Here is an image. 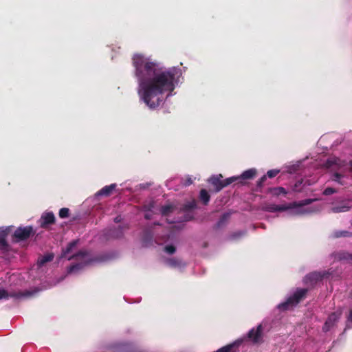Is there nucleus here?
Wrapping results in <instances>:
<instances>
[{
    "label": "nucleus",
    "instance_id": "2f4dec72",
    "mask_svg": "<svg viewBox=\"0 0 352 352\" xmlns=\"http://www.w3.org/2000/svg\"><path fill=\"white\" fill-rule=\"evenodd\" d=\"M164 251L169 254H173L175 252L176 248L173 245H168L165 246Z\"/></svg>",
    "mask_w": 352,
    "mask_h": 352
},
{
    "label": "nucleus",
    "instance_id": "6ab92c4d",
    "mask_svg": "<svg viewBox=\"0 0 352 352\" xmlns=\"http://www.w3.org/2000/svg\"><path fill=\"white\" fill-rule=\"evenodd\" d=\"M166 263L171 267H181L184 265L182 261L177 258H168L166 261Z\"/></svg>",
    "mask_w": 352,
    "mask_h": 352
},
{
    "label": "nucleus",
    "instance_id": "412c9836",
    "mask_svg": "<svg viewBox=\"0 0 352 352\" xmlns=\"http://www.w3.org/2000/svg\"><path fill=\"white\" fill-rule=\"evenodd\" d=\"M210 196L206 189L200 190V199L204 205H207L210 201Z\"/></svg>",
    "mask_w": 352,
    "mask_h": 352
},
{
    "label": "nucleus",
    "instance_id": "dca6fc26",
    "mask_svg": "<svg viewBox=\"0 0 352 352\" xmlns=\"http://www.w3.org/2000/svg\"><path fill=\"white\" fill-rule=\"evenodd\" d=\"M91 261H84L82 262L72 265L68 269V273H72L83 269V267L89 264Z\"/></svg>",
    "mask_w": 352,
    "mask_h": 352
},
{
    "label": "nucleus",
    "instance_id": "f3484780",
    "mask_svg": "<svg viewBox=\"0 0 352 352\" xmlns=\"http://www.w3.org/2000/svg\"><path fill=\"white\" fill-rule=\"evenodd\" d=\"M108 235L110 237L115 238V239L122 237L123 235L122 227L119 226L118 228H114L113 229H110L109 231Z\"/></svg>",
    "mask_w": 352,
    "mask_h": 352
},
{
    "label": "nucleus",
    "instance_id": "72a5a7b5",
    "mask_svg": "<svg viewBox=\"0 0 352 352\" xmlns=\"http://www.w3.org/2000/svg\"><path fill=\"white\" fill-rule=\"evenodd\" d=\"M267 179V176L266 175H263V177H261L259 180L257 182V184H256V190L258 191V188H261L263 186V184L264 182L266 181Z\"/></svg>",
    "mask_w": 352,
    "mask_h": 352
},
{
    "label": "nucleus",
    "instance_id": "423d86ee",
    "mask_svg": "<svg viewBox=\"0 0 352 352\" xmlns=\"http://www.w3.org/2000/svg\"><path fill=\"white\" fill-rule=\"evenodd\" d=\"M263 327L259 324L256 329L253 328L248 332V338L254 343L259 342L262 339Z\"/></svg>",
    "mask_w": 352,
    "mask_h": 352
},
{
    "label": "nucleus",
    "instance_id": "473e14b6",
    "mask_svg": "<svg viewBox=\"0 0 352 352\" xmlns=\"http://www.w3.org/2000/svg\"><path fill=\"white\" fill-rule=\"evenodd\" d=\"M279 172H280V170L278 169L270 170L267 172L266 176H267L270 178H273V177H276L279 173Z\"/></svg>",
    "mask_w": 352,
    "mask_h": 352
},
{
    "label": "nucleus",
    "instance_id": "4468645a",
    "mask_svg": "<svg viewBox=\"0 0 352 352\" xmlns=\"http://www.w3.org/2000/svg\"><path fill=\"white\" fill-rule=\"evenodd\" d=\"M116 184H112L109 186H105L102 189H100L98 192H97L96 195L97 196H104V197H109L111 195L112 192L115 190L116 188Z\"/></svg>",
    "mask_w": 352,
    "mask_h": 352
},
{
    "label": "nucleus",
    "instance_id": "b1692460",
    "mask_svg": "<svg viewBox=\"0 0 352 352\" xmlns=\"http://www.w3.org/2000/svg\"><path fill=\"white\" fill-rule=\"evenodd\" d=\"M88 255V252L86 251H80L78 253L72 255L69 258V260H83Z\"/></svg>",
    "mask_w": 352,
    "mask_h": 352
},
{
    "label": "nucleus",
    "instance_id": "9b49d317",
    "mask_svg": "<svg viewBox=\"0 0 352 352\" xmlns=\"http://www.w3.org/2000/svg\"><path fill=\"white\" fill-rule=\"evenodd\" d=\"M256 175V170L255 168H250L248 170H245L241 175L239 176H234L237 178L236 182L242 183L241 182V179H252Z\"/></svg>",
    "mask_w": 352,
    "mask_h": 352
},
{
    "label": "nucleus",
    "instance_id": "20e7f679",
    "mask_svg": "<svg viewBox=\"0 0 352 352\" xmlns=\"http://www.w3.org/2000/svg\"><path fill=\"white\" fill-rule=\"evenodd\" d=\"M34 233L35 232L32 226H20L16 229L12 236L14 239V241L20 242L27 240L32 235H34Z\"/></svg>",
    "mask_w": 352,
    "mask_h": 352
},
{
    "label": "nucleus",
    "instance_id": "37998d69",
    "mask_svg": "<svg viewBox=\"0 0 352 352\" xmlns=\"http://www.w3.org/2000/svg\"><path fill=\"white\" fill-rule=\"evenodd\" d=\"M241 235H242V234H241V233H235V234H234V236H236H236H241Z\"/></svg>",
    "mask_w": 352,
    "mask_h": 352
},
{
    "label": "nucleus",
    "instance_id": "a19ab883",
    "mask_svg": "<svg viewBox=\"0 0 352 352\" xmlns=\"http://www.w3.org/2000/svg\"><path fill=\"white\" fill-rule=\"evenodd\" d=\"M349 320L352 322V309L350 311Z\"/></svg>",
    "mask_w": 352,
    "mask_h": 352
},
{
    "label": "nucleus",
    "instance_id": "5701e85b",
    "mask_svg": "<svg viewBox=\"0 0 352 352\" xmlns=\"http://www.w3.org/2000/svg\"><path fill=\"white\" fill-rule=\"evenodd\" d=\"M351 236H352V233L349 231H346V230L335 231L333 233V238L351 237Z\"/></svg>",
    "mask_w": 352,
    "mask_h": 352
},
{
    "label": "nucleus",
    "instance_id": "f704fd0d",
    "mask_svg": "<svg viewBox=\"0 0 352 352\" xmlns=\"http://www.w3.org/2000/svg\"><path fill=\"white\" fill-rule=\"evenodd\" d=\"M336 192H337V190L335 188H331V187H328V188H326L324 189V190L323 191V195L328 196V195H331L333 193H336Z\"/></svg>",
    "mask_w": 352,
    "mask_h": 352
},
{
    "label": "nucleus",
    "instance_id": "c03bdc74",
    "mask_svg": "<svg viewBox=\"0 0 352 352\" xmlns=\"http://www.w3.org/2000/svg\"><path fill=\"white\" fill-rule=\"evenodd\" d=\"M115 221H116V222H119V221H120V219H119V217H116V218H115Z\"/></svg>",
    "mask_w": 352,
    "mask_h": 352
},
{
    "label": "nucleus",
    "instance_id": "58836bf2",
    "mask_svg": "<svg viewBox=\"0 0 352 352\" xmlns=\"http://www.w3.org/2000/svg\"><path fill=\"white\" fill-rule=\"evenodd\" d=\"M147 238L149 241H151L152 240V236L151 235H148V236H145V239H144V243H146V240H147Z\"/></svg>",
    "mask_w": 352,
    "mask_h": 352
},
{
    "label": "nucleus",
    "instance_id": "7ed1b4c3",
    "mask_svg": "<svg viewBox=\"0 0 352 352\" xmlns=\"http://www.w3.org/2000/svg\"><path fill=\"white\" fill-rule=\"evenodd\" d=\"M222 175L220 174L219 175L212 176L209 179V182L215 188V191L219 192L223 188L228 186L234 182H236V179L234 177H231L226 179L225 180H222Z\"/></svg>",
    "mask_w": 352,
    "mask_h": 352
},
{
    "label": "nucleus",
    "instance_id": "393cba45",
    "mask_svg": "<svg viewBox=\"0 0 352 352\" xmlns=\"http://www.w3.org/2000/svg\"><path fill=\"white\" fill-rule=\"evenodd\" d=\"M173 210L174 207L172 205L168 204L162 206L160 211L162 215L167 216L171 213Z\"/></svg>",
    "mask_w": 352,
    "mask_h": 352
},
{
    "label": "nucleus",
    "instance_id": "2eb2a0df",
    "mask_svg": "<svg viewBox=\"0 0 352 352\" xmlns=\"http://www.w3.org/2000/svg\"><path fill=\"white\" fill-rule=\"evenodd\" d=\"M230 217V212H225L223 213L221 217L219 218V221L217 222V223L214 225L215 229H219L227 224Z\"/></svg>",
    "mask_w": 352,
    "mask_h": 352
},
{
    "label": "nucleus",
    "instance_id": "c9c22d12",
    "mask_svg": "<svg viewBox=\"0 0 352 352\" xmlns=\"http://www.w3.org/2000/svg\"><path fill=\"white\" fill-rule=\"evenodd\" d=\"M342 177V175L338 173H336L333 174V177H332V180L340 184H342V183L340 181V179Z\"/></svg>",
    "mask_w": 352,
    "mask_h": 352
},
{
    "label": "nucleus",
    "instance_id": "1a4fd4ad",
    "mask_svg": "<svg viewBox=\"0 0 352 352\" xmlns=\"http://www.w3.org/2000/svg\"><path fill=\"white\" fill-rule=\"evenodd\" d=\"M324 277V274L318 272H313L305 277V282L311 285L316 283L318 281L321 280Z\"/></svg>",
    "mask_w": 352,
    "mask_h": 352
},
{
    "label": "nucleus",
    "instance_id": "aec40b11",
    "mask_svg": "<svg viewBox=\"0 0 352 352\" xmlns=\"http://www.w3.org/2000/svg\"><path fill=\"white\" fill-rule=\"evenodd\" d=\"M268 191L274 196H279L281 194L285 195L287 193V190L283 187L270 188H269Z\"/></svg>",
    "mask_w": 352,
    "mask_h": 352
},
{
    "label": "nucleus",
    "instance_id": "a878e982",
    "mask_svg": "<svg viewBox=\"0 0 352 352\" xmlns=\"http://www.w3.org/2000/svg\"><path fill=\"white\" fill-rule=\"evenodd\" d=\"M314 201V200L312 199H306L300 201L298 202H296L295 201V202H294V205L295 208H296V207H302V206H305L311 204V203H313Z\"/></svg>",
    "mask_w": 352,
    "mask_h": 352
},
{
    "label": "nucleus",
    "instance_id": "4be33fe9",
    "mask_svg": "<svg viewBox=\"0 0 352 352\" xmlns=\"http://www.w3.org/2000/svg\"><path fill=\"white\" fill-rule=\"evenodd\" d=\"M336 258L338 260H346V261H352V254L346 252H340L336 254Z\"/></svg>",
    "mask_w": 352,
    "mask_h": 352
},
{
    "label": "nucleus",
    "instance_id": "e433bc0d",
    "mask_svg": "<svg viewBox=\"0 0 352 352\" xmlns=\"http://www.w3.org/2000/svg\"><path fill=\"white\" fill-rule=\"evenodd\" d=\"M192 179L191 178V177L190 176H188L184 180H183L182 182V184L185 186H190V184H192Z\"/></svg>",
    "mask_w": 352,
    "mask_h": 352
},
{
    "label": "nucleus",
    "instance_id": "39448f33",
    "mask_svg": "<svg viewBox=\"0 0 352 352\" xmlns=\"http://www.w3.org/2000/svg\"><path fill=\"white\" fill-rule=\"evenodd\" d=\"M56 218L52 212H44L39 220L40 226L42 228H47L49 225L55 223Z\"/></svg>",
    "mask_w": 352,
    "mask_h": 352
},
{
    "label": "nucleus",
    "instance_id": "7c9ffc66",
    "mask_svg": "<svg viewBox=\"0 0 352 352\" xmlns=\"http://www.w3.org/2000/svg\"><path fill=\"white\" fill-rule=\"evenodd\" d=\"M264 210L265 211L270 212H277V205L276 204H269L264 208Z\"/></svg>",
    "mask_w": 352,
    "mask_h": 352
},
{
    "label": "nucleus",
    "instance_id": "0eeeda50",
    "mask_svg": "<svg viewBox=\"0 0 352 352\" xmlns=\"http://www.w3.org/2000/svg\"><path fill=\"white\" fill-rule=\"evenodd\" d=\"M340 315L341 313H331L329 316L326 322H324V324L322 327V330L325 332L328 331L331 329V327H332L337 322V321L340 317Z\"/></svg>",
    "mask_w": 352,
    "mask_h": 352
},
{
    "label": "nucleus",
    "instance_id": "9d476101",
    "mask_svg": "<svg viewBox=\"0 0 352 352\" xmlns=\"http://www.w3.org/2000/svg\"><path fill=\"white\" fill-rule=\"evenodd\" d=\"M8 232L6 230H0V250L3 252H8L10 250V245L6 241Z\"/></svg>",
    "mask_w": 352,
    "mask_h": 352
},
{
    "label": "nucleus",
    "instance_id": "a211bd4d",
    "mask_svg": "<svg viewBox=\"0 0 352 352\" xmlns=\"http://www.w3.org/2000/svg\"><path fill=\"white\" fill-rule=\"evenodd\" d=\"M54 254H47L43 256H41L38 259V265L39 266L44 265L46 263L50 262L54 259Z\"/></svg>",
    "mask_w": 352,
    "mask_h": 352
},
{
    "label": "nucleus",
    "instance_id": "f257e3e1",
    "mask_svg": "<svg viewBox=\"0 0 352 352\" xmlns=\"http://www.w3.org/2000/svg\"><path fill=\"white\" fill-rule=\"evenodd\" d=\"M132 64L140 98L150 109L158 107L174 91L181 75L180 69L173 67L163 70L157 62L142 54L133 56Z\"/></svg>",
    "mask_w": 352,
    "mask_h": 352
},
{
    "label": "nucleus",
    "instance_id": "c756f323",
    "mask_svg": "<svg viewBox=\"0 0 352 352\" xmlns=\"http://www.w3.org/2000/svg\"><path fill=\"white\" fill-rule=\"evenodd\" d=\"M69 210L67 208H62L58 212V215L60 218L64 219L69 217Z\"/></svg>",
    "mask_w": 352,
    "mask_h": 352
},
{
    "label": "nucleus",
    "instance_id": "ea45409f",
    "mask_svg": "<svg viewBox=\"0 0 352 352\" xmlns=\"http://www.w3.org/2000/svg\"><path fill=\"white\" fill-rule=\"evenodd\" d=\"M145 219H151V214L148 213L145 214L144 215Z\"/></svg>",
    "mask_w": 352,
    "mask_h": 352
},
{
    "label": "nucleus",
    "instance_id": "f03ea898",
    "mask_svg": "<svg viewBox=\"0 0 352 352\" xmlns=\"http://www.w3.org/2000/svg\"><path fill=\"white\" fill-rule=\"evenodd\" d=\"M308 293V289L297 288L294 293L287 299L278 305L280 310L285 311L297 305L300 302L304 300Z\"/></svg>",
    "mask_w": 352,
    "mask_h": 352
},
{
    "label": "nucleus",
    "instance_id": "bb28decb",
    "mask_svg": "<svg viewBox=\"0 0 352 352\" xmlns=\"http://www.w3.org/2000/svg\"><path fill=\"white\" fill-rule=\"evenodd\" d=\"M196 207V203L195 201L188 202L183 205L182 210L184 211H190L193 210Z\"/></svg>",
    "mask_w": 352,
    "mask_h": 352
},
{
    "label": "nucleus",
    "instance_id": "cd10ccee",
    "mask_svg": "<svg viewBox=\"0 0 352 352\" xmlns=\"http://www.w3.org/2000/svg\"><path fill=\"white\" fill-rule=\"evenodd\" d=\"M294 202L289 204H285V205H277V211H285L289 209L294 208Z\"/></svg>",
    "mask_w": 352,
    "mask_h": 352
},
{
    "label": "nucleus",
    "instance_id": "6e6552de",
    "mask_svg": "<svg viewBox=\"0 0 352 352\" xmlns=\"http://www.w3.org/2000/svg\"><path fill=\"white\" fill-rule=\"evenodd\" d=\"M32 294L31 292L27 291L24 293L19 292V293H10L9 294L6 290L3 289H0V300L1 299H8L10 297L14 298H21L23 296H30Z\"/></svg>",
    "mask_w": 352,
    "mask_h": 352
},
{
    "label": "nucleus",
    "instance_id": "f8f14e48",
    "mask_svg": "<svg viewBox=\"0 0 352 352\" xmlns=\"http://www.w3.org/2000/svg\"><path fill=\"white\" fill-rule=\"evenodd\" d=\"M241 341H235L231 344L224 346L214 352H238Z\"/></svg>",
    "mask_w": 352,
    "mask_h": 352
},
{
    "label": "nucleus",
    "instance_id": "4c0bfd02",
    "mask_svg": "<svg viewBox=\"0 0 352 352\" xmlns=\"http://www.w3.org/2000/svg\"><path fill=\"white\" fill-rule=\"evenodd\" d=\"M335 163H336V161H334V160H328L327 161L326 164H327V167H330V166H332L333 164H335Z\"/></svg>",
    "mask_w": 352,
    "mask_h": 352
},
{
    "label": "nucleus",
    "instance_id": "ddd939ff",
    "mask_svg": "<svg viewBox=\"0 0 352 352\" xmlns=\"http://www.w3.org/2000/svg\"><path fill=\"white\" fill-rule=\"evenodd\" d=\"M351 206L349 202L342 201L337 206H334L331 208V211L334 213L344 212L349 211Z\"/></svg>",
    "mask_w": 352,
    "mask_h": 352
},
{
    "label": "nucleus",
    "instance_id": "c85d7f7f",
    "mask_svg": "<svg viewBox=\"0 0 352 352\" xmlns=\"http://www.w3.org/2000/svg\"><path fill=\"white\" fill-rule=\"evenodd\" d=\"M78 241L74 240L68 243L67 246L66 247L65 250H64L65 254L69 253L74 248L76 247L77 245Z\"/></svg>",
    "mask_w": 352,
    "mask_h": 352
},
{
    "label": "nucleus",
    "instance_id": "79ce46f5",
    "mask_svg": "<svg viewBox=\"0 0 352 352\" xmlns=\"http://www.w3.org/2000/svg\"><path fill=\"white\" fill-rule=\"evenodd\" d=\"M192 218V216H188V217H186L185 218V219H184V220H185V221H188V220L191 219Z\"/></svg>",
    "mask_w": 352,
    "mask_h": 352
}]
</instances>
